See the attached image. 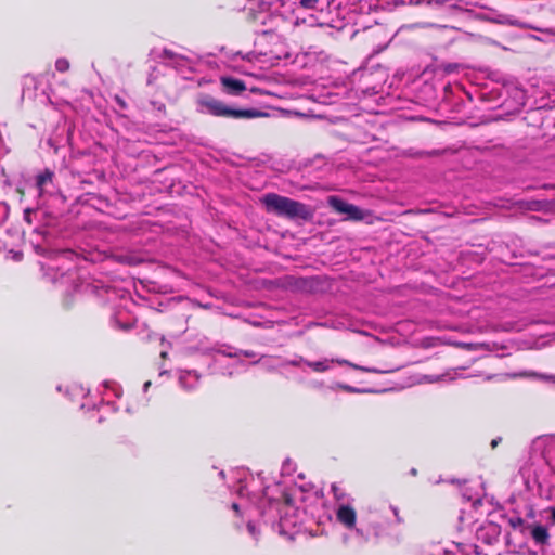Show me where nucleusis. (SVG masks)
<instances>
[{"label": "nucleus", "mask_w": 555, "mask_h": 555, "mask_svg": "<svg viewBox=\"0 0 555 555\" xmlns=\"http://www.w3.org/2000/svg\"><path fill=\"white\" fill-rule=\"evenodd\" d=\"M35 189L38 195L37 207L25 209L24 220L28 224L38 222L33 233L49 243L61 234L62 211L66 198L55 181L54 171L50 169H44L35 177Z\"/></svg>", "instance_id": "nucleus-1"}, {"label": "nucleus", "mask_w": 555, "mask_h": 555, "mask_svg": "<svg viewBox=\"0 0 555 555\" xmlns=\"http://www.w3.org/2000/svg\"><path fill=\"white\" fill-rule=\"evenodd\" d=\"M246 477H240L238 482L241 483L237 488V494L243 501L242 503H232V509L237 514H242V509L249 517L253 516L254 512H257L262 518L264 524H270L274 531H278L281 535H287L291 539L294 538V532L289 531L291 527L295 526L293 519L288 516L287 512L282 516V508L289 509L291 507L286 504V498L284 492L281 490L280 485L274 487H266L260 494L249 492L247 490Z\"/></svg>", "instance_id": "nucleus-2"}, {"label": "nucleus", "mask_w": 555, "mask_h": 555, "mask_svg": "<svg viewBox=\"0 0 555 555\" xmlns=\"http://www.w3.org/2000/svg\"><path fill=\"white\" fill-rule=\"evenodd\" d=\"M402 522L403 519L397 506L384 501L376 502L361 515L359 528L356 529V538L360 543H365L372 537L385 535L390 527Z\"/></svg>", "instance_id": "nucleus-3"}, {"label": "nucleus", "mask_w": 555, "mask_h": 555, "mask_svg": "<svg viewBox=\"0 0 555 555\" xmlns=\"http://www.w3.org/2000/svg\"><path fill=\"white\" fill-rule=\"evenodd\" d=\"M530 465L537 478L546 480L550 474L555 475V437L542 436L531 443Z\"/></svg>", "instance_id": "nucleus-4"}, {"label": "nucleus", "mask_w": 555, "mask_h": 555, "mask_svg": "<svg viewBox=\"0 0 555 555\" xmlns=\"http://www.w3.org/2000/svg\"><path fill=\"white\" fill-rule=\"evenodd\" d=\"M196 111L201 114H208L216 117L233 119H250L262 116L257 109H241L228 106L222 101L207 93H199L196 98Z\"/></svg>", "instance_id": "nucleus-5"}, {"label": "nucleus", "mask_w": 555, "mask_h": 555, "mask_svg": "<svg viewBox=\"0 0 555 555\" xmlns=\"http://www.w3.org/2000/svg\"><path fill=\"white\" fill-rule=\"evenodd\" d=\"M261 202L267 211L279 216L302 220H308L311 217V211L305 204L276 193L266 194Z\"/></svg>", "instance_id": "nucleus-6"}, {"label": "nucleus", "mask_w": 555, "mask_h": 555, "mask_svg": "<svg viewBox=\"0 0 555 555\" xmlns=\"http://www.w3.org/2000/svg\"><path fill=\"white\" fill-rule=\"evenodd\" d=\"M160 57L166 65L172 66L181 74L192 73L195 64L194 60L190 56L176 53L170 49H164Z\"/></svg>", "instance_id": "nucleus-7"}, {"label": "nucleus", "mask_w": 555, "mask_h": 555, "mask_svg": "<svg viewBox=\"0 0 555 555\" xmlns=\"http://www.w3.org/2000/svg\"><path fill=\"white\" fill-rule=\"evenodd\" d=\"M334 363H337V364H340V365H348V366H350V367H352L354 370H360V371H364V372H378L375 369L360 366V365L353 364V363H351V362H349L347 360H344V359H327V358H324V359H321L319 361H305V365H307L308 367H310L312 371H314L317 373H324V372L328 371Z\"/></svg>", "instance_id": "nucleus-8"}, {"label": "nucleus", "mask_w": 555, "mask_h": 555, "mask_svg": "<svg viewBox=\"0 0 555 555\" xmlns=\"http://www.w3.org/2000/svg\"><path fill=\"white\" fill-rule=\"evenodd\" d=\"M328 205L339 214L347 215L349 220H362L364 219V211L358 206L349 204L338 196H330L327 199Z\"/></svg>", "instance_id": "nucleus-9"}, {"label": "nucleus", "mask_w": 555, "mask_h": 555, "mask_svg": "<svg viewBox=\"0 0 555 555\" xmlns=\"http://www.w3.org/2000/svg\"><path fill=\"white\" fill-rule=\"evenodd\" d=\"M336 518L340 525L356 534L359 525H357V514L352 506L348 503H339L336 508Z\"/></svg>", "instance_id": "nucleus-10"}, {"label": "nucleus", "mask_w": 555, "mask_h": 555, "mask_svg": "<svg viewBox=\"0 0 555 555\" xmlns=\"http://www.w3.org/2000/svg\"><path fill=\"white\" fill-rule=\"evenodd\" d=\"M501 533V528L494 522H487L481 525L476 530V539L479 542H482L483 544L490 546L498 542L499 537Z\"/></svg>", "instance_id": "nucleus-11"}, {"label": "nucleus", "mask_w": 555, "mask_h": 555, "mask_svg": "<svg viewBox=\"0 0 555 555\" xmlns=\"http://www.w3.org/2000/svg\"><path fill=\"white\" fill-rule=\"evenodd\" d=\"M218 353L224 354L230 358H235V359H237V363H240V364H243L242 357H245V358L254 359L251 364L260 363L261 365H263L267 369H274L276 366L272 363L271 358L258 357L257 353L254 351L240 350L236 352H231V351H227V350H219Z\"/></svg>", "instance_id": "nucleus-12"}, {"label": "nucleus", "mask_w": 555, "mask_h": 555, "mask_svg": "<svg viewBox=\"0 0 555 555\" xmlns=\"http://www.w3.org/2000/svg\"><path fill=\"white\" fill-rule=\"evenodd\" d=\"M220 81L224 91L229 94L238 95L246 89L245 83L237 78L224 76L221 77Z\"/></svg>", "instance_id": "nucleus-13"}, {"label": "nucleus", "mask_w": 555, "mask_h": 555, "mask_svg": "<svg viewBox=\"0 0 555 555\" xmlns=\"http://www.w3.org/2000/svg\"><path fill=\"white\" fill-rule=\"evenodd\" d=\"M199 380V375L196 371H181L179 374V384L185 390L194 389Z\"/></svg>", "instance_id": "nucleus-14"}, {"label": "nucleus", "mask_w": 555, "mask_h": 555, "mask_svg": "<svg viewBox=\"0 0 555 555\" xmlns=\"http://www.w3.org/2000/svg\"><path fill=\"white\" fill-rule=\"evenodd\" d=\"M463 0H417V3H425L427 5H437V7H443L448 5L452 10H459L461 9V4Z\"/></svg>", "instance_id": "nucleus-15"}, {"label": "nucleus", "mask_w": 555, "mask_h": 555, "mask_svg": "<svg viewBox=\"0 0 555 555\" xmlns=\"http://www.w3.org/2000/svg\"><path fill=\"white\" fill-rule=\"evenodd\" d=\"M531 537L534 540V542L539 545H544L548 541V532L547 529L543 526H535L531 530Z\"/></svg>", "instance_id": "nucleus-16"}, {"label": "nucleus", "mask_w": 555, "mask_h": 555, "mask_svg": "<svg viewBox=\"0 0 555 555\" xmlns=\"http://www.w3.org/2000/svg\"><path fill=\"white\" fill-rule=\"evenodd\" d=\"M259 54L267 57V61L270 62L271 65H274L275 62H278L282 59L288 57V53L281 55L280 53L275 52L273 50H270L269 52H260Z\"/></svg>", "instance_id": "nucleus-17"}, {"label": "nucleus", "mask_w": 555, "mask_h": 555, "mask_svg": "<svg viewBox=\"0 0 555 555\" xmlns=\"http://www.w3.org/2000/svg\"><path fill=\"white\" fill-rule=\"evenodd\" d=\"M332 492L334 494L335 500L339 503H346L345 500L347 494L335 483L332 485Z\"/></svg>", "instance_id": "nucleus-18"}, {"label": "nucleus", "mask_w": 555, "mask_h": 555, "mask_svg": "<svg viewBox=\"0 0 555 555\" xmlns=\"http://www.w3.org/2000/svg\"><path fill=\"white\" fill-rule=\"evenodd\" d=\"M247 531L254 538L255 541H258V537L260 533L259 528L253 520H248L247 522Z\"/></svg>", "instance_id": "nucleus-19"}, {"label": "nucleus", "mask_w": 555, "mask_h": 555, "mask_svg": "<svg viewBox=\"0 0 555 555\" xmlns=\"http://www.w3.org/2000/svg\"><path fill=\"white\" fill-rule=\"evenodd\" d=\"M295 470V463L289 459L285 460L282 465V475H292Z\"/></svg>", "instance_id": "nucleus-20"}, {"label": "nucleus", "mask_w": 555, "mask_h": 555, "mask_svg": "<svg viewBox=\"0 0 555 555\" xmlns=\"http://www.w3.org/2000/svg\"><path fill=\"white\" fill-rule=\"evenodd\" d=\"M59 259L74 261V260L78 259V256L74 251L66 249V250H61L59 253Z\"/></svg>", "instance_id": "nucleus-21"}, {"label": "nucleus", "mask_w": 555, "mask_h": 555, "mask_svg": "<svg viewBox=\"0 0 555 555\" xmlns=\"http://www.w3.org/2000/svg\"><path fill=\"white\" fill-rule=\"evenodd\" d=\"M56 70L64 73L69 68V62L66 59H57L55 62Z\"/></svg>", "instance_id": "nucleus-22"}, {"label": "nucleus", "mask_w": 555, "mask_h": 555, "mask_svg": "<svg viewBox=\"0 0 555 555\" xmlns=\"http://www.w3.org/2000/svg\"><path fill=\"white\" fill-rule=\"evenodd\" d=\"M305 361H307V360L304 359L302 357H296L295 359L284 361L282 363V365H291V366L300 367L302 364H305Z\"/></svg>", "instance_id": "nucleus-23"}, {"label": "nucleus", "mask_w": 555, "mask_h": 555, "mask_svg": "<svg viewBox=\"0 0 555 555\" xmlns=\"http://www.w3.org/2000/svg\"><path fill=\"white\" fill-rule=\"evenodd\" d=\"M9 212V206L5 203L0 202V224L7 220Z\"/></svg>", "instance_id": "nucleus-24"}, {"label": "nucleus", "mask_w": 555, "mask_h": 555, "mask_svg": "<svg viewBox=\"0 0 555 555\" xmlns=\"http://www.w3.org/2000/svg\"><path fill=\"white\" fill-rule=\"evenodd\" d=\"M300 5L306 9H313L315 8V4L318 3V0H298Z\"/></svg>", "instance_id": "nucleus-25"}, {"label": "nucleus", "mask_w": 555, "mask_h": 555, "mask_svg": "<svg viewBox=\"0 0 555 555\" xmlns=\"http://www.w3.org/2000/svg\"><path fill=\"white\" fill-rule=\"evenodd\" d=\"M104 387L107 389L111 388L112 391L114 392V396H116V397L120 396V389L117 386L111 385L108 382H105Z\"/></svg>", "instance_id": "nucleus-26"}, {"label": "nucleus", "mask_w": 555, "mask_h": 555, "mask_svg": "<svg viewBox=\"0 0 555 555\" xmlns=\"http://www.w3.org/2000/svg\"><path fill=\"white\" fill-rule=\"evenodd\" d=\"M89 287V285H83V284H80V285H75V291L80 293V292H86L87 288Z\"/></svg>", "instance_id": "nucleus-27"}, {"label": "nucleus", "mask_w": 555, "mask_h": 555, "mask_svg": "<svg viewBox=\"0 0 555 555\" xmlns=\"http://www.w3.org/2000/svg\"><path fill=\"white\" fill-rule=\"evenodd\" d=\"M540 378L548 382L555 383V376L554 375H539Z\"/></svg>", "instance_id": "nucleus-28"}, {"label": "nucleus", "mask_w": 555, "mask_h": 555, "mask_svg": "<svg viewBox=\"0 0 555 555\" xmlns=\"http://www.w3.org/2000/svg\"><path fill=\"white\" fill-rule=\"evenodd\" d=\"M340 388H343L344 390L348 391V392H357L358 390L351 386H348V385H340Z\"/></svg>", "instance_id": "nucleus-29"}, {"label": "nucleus", "mask_w": 555, "mask_h": 555, "mask_svg": "<svg viewBox=\"0 0 555 555\" xmlns=\"http://www.w3.org/2000/svg\"><path fill=\"white\" fill-rule=\"evenodd\" d=\"M72 390H73L74 392H77V393L81 395V396H85V395H86V393H85L83 388L78 387V386L73 387V389H72Z\"/></svg>", "instance_id": "nucleus-30"}, {"label": "nucleus", "mask_w": 555, "mask_h": 555, "mask_svg": "<svg viewBox=\"0 0 555 555\" xmlns=\"http://www.w3.org/2000/svg\"><path fill=\"white\" fill-rule=\"evenodd\" d=\"M496 22L499 23H507L508 20L505 15H500L499 18L496 20Z\"/></svg>", "instance_id": "nucleus-31"}, {"label": "nucleus", "mask_w": 555, "mask_h": 555, "mask_svg": "<svg viewBox=\"0 0 555 555\" xmlns=\"http://www.w3.org/2000/svg\"><path fill=\"white\" fill-rule=\"evenodd\" d=\"M500 441H501V438H500V437H499V438L493 439V440L491 441V447H492V448H495V447L499 444V442H500Z\"/></svg>", "instance_id": "nucleus-32"}, {"label": "nucleus", "mask_w": 555, "mask_h": 555, "mask_svg": "<svg viewBox=\"0 0 555 555\" xmlns=\"http://www.w3.org/2000/svg\"><path fill=\"white\" fill-rule=\"evenodd\" d=\"M66 270H67V272L62 274V278L65 276V275H68L69 278H72L73 274H74V273H72V268L68 267Z\"/></svg>", "instance_id": "nucleus-33"}, {"label": "nucleus", "mask_w": 555, "mask_h": 555, "mask_svg": "<svg viewBox=\"0 0 555 555\" xmlns=\"http://www.w3.org/2000/svg\"><path fill=\"white\" fill-rule=\"evenodd\" d=\"M116 325H117L118 327L122 328V330H126V328H128V327H129L128 325H126V324H121V323H118L117 321H116Z\"/></svg>", "instance_id": "nucleus-34"}, {"label": "nucleus", "mask_w": 555, "mask_h": 555, "mask_svg": "<svg viewBox=\"0 0 555 555\" xmlns=\"http://www.w3.org/2000/svg\"><path fill=\"white\" fill-rule=\"evenodd\" d=\"M14 258H15L16 260H20V259L22 258V254L16 253V254H15V256H14Z\"/></svg>", "instance_id": "nucleus-35"}, {"label": "nucleus", "mask_w": 555, "mask_h": 555, "mask_svg": "<svg viewBox=\"0 0 555 555\" xmlns=\"http://www.w3.org/2000/svg\"><path fill=\"white\" fill-rule=\"evenodd\" d=\"M150 385H151V382H146V383L144 384V390H146V389L150 387Z\"/></svg>", "instance_id": "nucleus-36"}, {"label": "nucleus", "mask_w": 555, "mask_h": 555, "mask_svg": "<svg viewBox=\"0 0 555 555\" xmlns=\"http://www.w3.org/2000/svg\"><path fill=\"white\" fill-rule=\"evenodd\" d=\"M160 356H162L163 358H165V357L167 356V352H166V351H162V352H160Z\"/></svg>", "instance_id": "nucleus-37"}, {"label": "nucleus", "mask_w": 555, "mask_h": 555, "mask_svg": "<svg viewBox=\"0 0 555 555\" xmlns=\"http://www.w3.org/2000/svg\"><path fill=\"white\" fill-rule=\"evenodd\" d=\"M552 518H553V520L555 521V508H554V509H553V512H552Z\"/></svg>", "instance_id": "nucleus-38"}, {"label": "nucleus", "mask_w": 555, "mask_h": 555, "mask_svg": "<svg viewBox=\"0 0 555 555\" xmlns=\"http://www.w3.org/2000/svg\"><path fill=\"white\" fill-rule=\"evenodd\" d=\"M86 406H87L86 403H81V405H80L81 409H86Z\"/></svg>", "instance_id": "nucleus-39"}]
</instances>
